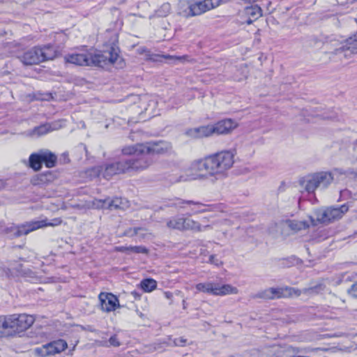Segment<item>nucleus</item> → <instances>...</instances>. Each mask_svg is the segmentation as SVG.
Listing matches in <instances>:
<instances>
[{
	"label": "nucleus",
	"instance_id": "nucleus-1",
	"mask_svg": "<svg viewBox=\"0 0 357 357\" xmlns=\"http://www.w3.org/2000/svg\"><path fill=\"white\" fill-rule=\"evenodd\" d=\"M64 59L67 63L81 66L105 68L110 64L116 68H122L125 66L124 61L119 54V50L113 47L104 52L92 49L82 50L68 54Z\"/></svg>",
	"mask_w": 357,
	"mask_h": 357
},
{
	"label": "nucleus",
	"instance_id": "nucleus-2",
	"mask_svg": "<svg viewBox=\"0 0 357 357\" xmlns=\"http://www.w3.org/2000/svg\"><path fill=\"white\" fill-rule=\"evenodd\" d=\"M211 162L213 182L222 178L234 163V153L231 151H222L208 155Z\"/></svg>",
	"mask_w": 357,
	"mask_h": 357
},
{
	"label": "nucleus",
	"instance_id": "nucleus-3",
	"mask_svg": "<svg viewBox=\"0 0 357 357\" xmlns=\"http://www.w3.org/2000/svg\"><path fill=\"white\" fill-rule=\"evenodd\" d=\"M56 56V51L52 45H47L43 47H34L26 51L19 57L24 65H35Z\"/></svg>",
	"mask_w": 357,
	"mask_h": 357
},
{
	"label": "nucleus",
	"instance_id": "nucleus-4",
	"mask_svg": "<svg viewBox=\"0 0 357 357\" xmlns=\"http://www.w3.org/2000/svg\"><path fill=\"white\" fill-rule=\"evenodd\" d=\"M172 149V145L167 142L137 144L123 148V154H162Z\"/></svg>",
	"mask_w": 357,
	"mask_h": 357
},
{
	"label": "nucleus",
	"instance_id": "nucleus-5",
	"mask_svg": "<svg viewBox=\"0 0 357 357\" xmlns=\"http://www.w3.org/2000/svg\"><path fill=\"white\" fill-rule=\"evenodd\" d=\"M221 0H204L202 1H183L180 2L179 13L184 17L201 15L218 7Z\"/></svg>",
	"mask_w": 357,
	"mask_h": 357
},
{
	"label": "nucleus",
	"instance_id": "nucleus-6",
	"mask_svg": "<svg viewBox=\"0 0 357 357\" xmlns=\"http://www.w3.org/2000/svg\"><path fill=\"white\" fill-rule=\"evenodd\" d=\"M197 292H202L215 296H225L231 294H237V287L229 284H220L213 281L200 282L196 284Z\"/></svg>",
	"mask_w": 357,
	"mask_h": 357
},
{
	"label": "nucleus",
	"instance_id": "nucleus-7",
	"mask_svg": "<svg viewBox=\"0 0 357 357\" xmlns=\"http://www.w3.org/2000/svg\"><path fill=\"white\" fill-rule=\"evenodd\" d=\"M349 208L347 204H343L336 208L318 209L314 212L316 220L312 218L311 222L313 225H316L317 222L328 224L339 220L349 211Z\"/></svg>",
	"mask_w": 357,
	"mask_h": 357
},
{
	"label": "nucleus",
	"instance_id": "nucleus-8",
	"mask_svg": "<svg viewBox=\"0 0 357 357\" xmlns=\"http://www.w3.org/2000/svg\"><path fill=\"white\" fill-rule=\"evenodd\" d=\"M208 156L195 160L191 162L189 170L191 178L193 180H208L213 181V174Z\"/></svg>",
	"mask_w": 357,
	"mask_h": 357
},
{
	"label": "nucleus",
	"instance_id": "nucleus-9",
	"mask_svg": "<svg viewBox=\"0 0 357 357\" xmlns=\"http://www.w3.org/2000/svg\"><path fill=\"white\" fill-rule=\"evenodd\" d=\"M34 322L32 315L22 314H13L0 321L3 328H12L16 331H24L29 328Z\"/></svg>",
	"mask_w": 357,
	"mask_h": 357
},
{
	"label": "nucleus",
	"instance_id": "nucleus-10",
	"mask_svg": "<svg viewBox=\"0 0 357 357\" xmlns=\"http://www.w3.org/2000/svg\"><path fill=\"white\" fill-rule=\"evenodd\" d=\"M62 220L60 218H55L52 220L45 218L40 220H35L25 224L21 225L20 227H13L15 230V235L22 236L26 235L29 233L35 231L38 229H41L46 227H56L61 224Z\"/></svg>",
	"mask_w": 357,
	"mask_h": 357
},
{
	"label": "nucleus",
	"instance_id": "nucleus-11",
	"mask_svg": "<svg viewBox=\"0 0 357 357\" xmlns=\"http://www.w3.org/2000/svg\"><path fill=\"white\" fill-rule=\"evenodd\" d=\"M89 208L93 209H109L110 211L116 209H125L128 206V201L121 198H106L105 199H95L89 202L86 204Z\"/></svg>",
	"mask_w": 357,
	"mask_h": 357
},
{
	"label": "nucleus",
	"instance_id": "nucleus-12",
	"mask_svg": "<svg viewBox=\"0 0 357 357\" xmlns=\"http://www.w3.org/2000/svg\"><path fill=\"white\" fill-rule=\"evenodd\" d=\"M301 294V291L290 287H271L260 293L259 296L266 299H275L281 298L298 297Z\"/></svg>",
	"mask_w": 357,
	"mask_h": 357
},
{
	"label": "nucleus",
	"instance_id": "nucleus-13",
	"mask_svg": "<svg viewBox=\"0 0 357 357\" xmlns=\"http://www.w3.org/2000/svg\"><path fill=\"white\" fill-rule=\"evenodd\" d=\"M68 347L67 342L63 340H58L51 342L41 347H36L33 352L40 357H45L50 355L59 354Z\"/></svg>",
	"mask_w": 357,
	"mask_h": 357
},
{
	"label": "nucleus",
	"instance_id": "nucleus-14",
	"mask_svg": "<svg viewBox=\"0 0 357 357\" xmlns=\"http://www.w3.org/2000/svg\"><path fill=\"white\" fill-rule=\"evenodd\" d=\"M319 188H327L333 181H339L344 175V172L339 169H335L332 172H319L314 173Z\"/></svg>",
	"mask_w": 357,
	"mask_h": 357
},
{
	"label": "nucleus",
	"instance_id": "nucleus-15",
	"mask_svg": "<svg viewBox=\"0 0 357 357\" xmlns=\"http://www.w3.org/2000/svg\"><path fill=\"white\" fill-rule=\"evenodd\" d=\"M128 155H135L137 158L134 160H126V167L127 172L129 171H142L147 169L153 162L150 154H127Z\"/></svg>",
	"mask_w": 357,
	"mask_h": 357
},
{
	"label": "nucleus",
	"instance_id": "nucleus-16",
	"mask_svg": "<svg viewBox=\"0 0 357 357\" xmlns=\"http://www.w3.org/2000/svg\"><path fill=\"white\" fill-rule=\"evenodd\" d=\"M98 300L102 311L111 312L120 307L119 298L112 293L101 292L98 295Z\"/></svg>",
	"mask_w": 357,
	"mask_h": 357
},
{
	"label": "nucleus",
	"instance_id": "nucleus-17",
	"mask_svg": "<svg viewBox=\"0 0 357 357\" xmlns=\"http://www.w3.org/2000/svg\"><path fill=\"white\" fill-rule=\"evenodd\" d=\"M125 164V160H121L106 165L104 172H102V167H95L93 170L98 176L102 174L104 178L109 179L114 174L126 172L127 168Z\"/></svg>",
	"mask_w": 357,
	"mask_h": 357
},
{
	"label": "nucleus",
	"instance_id": "nucleus-18",
	"mask_svg": "<svg viewBox=\"0 0 357 357\" xmlns=\"http://www.w3.org/2000/svg\"><path fill=\"white\" fill-rule=\"evenodd\" d=\"M185 134L188 137L194 139L208 137L215 135L213 124L190 128L185 131Z\"/></svg>",
	"mask_w": 357,
	"mask_h": 357
},
{
	"label": "nucleus",
	"instance_id": "nucleus-19",
	"mask_svg": "<svg viewBox=\"0 0 357 357\" xmlns=\"http://www.w3.org/2000/svg\"><path fill=\"white\" fill-rule=\"evenodd\" d=\"M261 15L262 10L259 6L253 5L251 6H247L241 13V17L243 18L242 23L250 24L261 17Z\"/></svg>",
	"mask_w": 357,
	"mask_h": 357
},
{
	"label": "nucleus",
	"instance_id": "nucleus-20",
	"mask_svg": "<svg viewBox=\"0 0 357 357\" xmlns=\"http://www.w3.org/2000/svg\"><path fill=\"white\" fill-rule=\"evenodd\" d=\"M215 135H226L238 126V123L231 119H226L213 123Z\"/></svg>",
	"mask_w": 357,
	"mask_h": 357
},
{
	"label": "nucleus",
	"instance_id": "nucleus-21",
	"mask_svg": "<svg viewBox=\"0 0 357 357\" xmlns=\"http://www.w3.org/2000/svg\"><path fill=\"white\" fill-rule=\"evenodd\" d=\"M174 205L177 208H185V205L192 206L191 211L192 213L190 215H195L199 213H204L206 211H211V207L208 206H206L203 204L199 202H194L192 201H183L178 199Z\"/></svg>",
	"mask_w": 357,
	"mask_h": 357
},
{
	"label": "nucleus",
	"instance_id": "nucleus-22",
	"mask_svg": "<svg viewBox=\"0 0 357 357\" xmlns=\"http://www.w3.org/2000/svg\"><path fill=\"white\" fill-rule=\"evenodd\" d=\"M217 221H212L211 224L202 225L200 222H197L192 219L186 218L185 224V230H192L193 231L200 232L211 229L213 225L218 224Z\"/></svg>",
	"mask_w": 357,
	"mask_h": 357
},
{
	"label": "nucleus",
	"instance_id": "nucleus-23",
	"mask_svg": "<svg viewBox=\"0 0 357 357\" xmlns=\"http://www.w3.org/2000/svg\"><path fill=\"white\" fill-rule=\"evenodd\" d=\"M344 51H350L351 53L357 54V33L342 43L339 47L335 50L334 53L339 54Z\"/></svg>",
	"mask_w": 357,
	"mask_h": 357
},
{
	"label": "nucleus",
	"instance_id": "nucleus-24",
	"mask_svg": "<svg viewBox=\"0 0 357 357\" xmlns=\"http://www.w3.org/2000/svg\"><path fill=\"white\" fill-rule=\"evenodd\" d=\"M301 186L307 192H314L319 188L316 178L314 174H309L300 180Z\"/></svg>",
	"mask_w": 357,
	"mask_h": 357
},
{
	"label": "nucleus",
	"instance_id": "nucleus-25",
	"mask_svg": "<svg viewBox=\"0 0 357 357\" xmlns=\"http://www.w3.org/2000/svg\"><path fill=\"white\" fill-rule=\"evenodd\" d=\"M186 218L183 217H174L167 222V226L168 228L172 229H177L180 231L185 230Z\"/></svg>",
	"mask_w": 357,
	"mask_h": 357
},
{
	"label": "nucleus",
	"instance_id": "nucleus-26",
	"mask_svg": "<svg viewBox=\"0 0 357 357\" xmlns=\"http://www.w3.org/2000/svg\"><path fill=\"white\" fill-rule=\"evenodd\" d=\"M96 345L99 347H120L122 343L119 338L118 335L114 334L112 335L108 340H97L96 341Z\"/></svg>",
	"mask_w": 357,
	"mask_h": 357
},
{
	"label": "nucleus",
	"instance_id": "nucleus-27",
	"mask_svg": "<svg viewBox=\"0 0 357 357\" xmlns=\"http://www.w3.org/2000/svg\"><path fill=\"white\" fill-rule=\"evenodd\" d=\"M40 158L47 167L51 168L55 165L56 157L49 151H40Z\"/></svg>",
	"mask_w": 357,
	"mask_h": 357
},
{
	"label": "nucleus",
	"instance_id": "nucleus-28",
	"mask_svg": "<svg viewBox=\"0 0 357 357\" xmlns=\"http://www.w3.org/2000/svg\"><path fill=\"white\" fill-rule=\"evenodd\" d=\"M139 285L144 291L151 292L157 288V282L152 278H146L142 280Z\"/></svg>",
	"mask_w": 357,
	"mask_h": 357
},
{
	"label": "nucleus",
	"instance_id": "nucleus-29",
	"mask_svg": "<svg viewBox=\"0 0 357 357\" xmlns=\"http://www.w3.org/2000/svg\"><path fill=\"white\" fill-rule=\"evenodd\" d=\"M42 159L40 158V153H33L29 157L30 167L35 171H38L41 168Z\"/></svg>",
	"mask_w": 357,
	"mask_h": 357
},
{
	"label": "nucleus",
	"instance_id": "nucleus-30",
	"mask_svg": "<svg viewBox=\"0 0 357 357\" xmlns=\"http://www.w3.org/2000/svg\"><path fill=\"white\" fill-rule=\"evenodd\" d=\"M54 129V128H52V126L50 124H43L35 128L33 130L31 135L33 136L39 137L50 132Z\"/></svg>",
	"mask_w": 357,
	"mask_h": 357
},
{
	"label": "nucleus",
	"instance_id": "nucleus-31",
	"mask_svg": "<svg viewBox=\"0 0 357 357\" xmlns=\"http://www.w3.org/2000/svg\"><path fill=\"white\" fill-rule=\"evenodd\" d=\"M133 98L135 101L136 102L138 100L139 105L133 107V109H135L136 107L140 109L139 114L142 113L143 111H146L148 109L147 108V102L149 100V98L147 96H143L139 97L138 96H133Z\"/></svg>",
	"mask_w": 357,
	"mask_h": 357
},
{
	"label": "nucleus",
	"instance_id": "nucleus-32",
	"mask_svg": "<svg viewBox=\"0 0 357 357\" xmlns=\"http://www.w3.org/2000/svg\"><path fill=\"white\" fill-rule=\"evenodd\" d=\"M287 224L294 231H299L309 226L306 222L298 220H289L287 222Z\"/></svg>",
	"mask_w": 357,
	"mask_h": 357
},
{
	"label": "nucleus",
	"instance_id": "nucleus-33",
	"mask_svg": "<svg viewBox=\"0 0 357 357\" xmlns=\"http://www.w3.org/2000/svg\"><path fill=\"white\" fill-rule=\"evenodd\" d=\"M119 250L135 253H147V249L143 246L121 247L119 248Z\"/></svg>",
	"mask_w": 357,
	"mask_h": 357
},
{
	"label": "nucleus",
	"instance_id": "nucleus-34",
	"mask_svg": "<svg viewBox=\"0 0 357 357\" xmlns=\"http://www.w3.org/2000/svg\"><path fill=\"white\" fill-rule=\"evenodd\" d=\"M171 10V6L168 3H163L160 8L156 11V14L159 17L167 16Z\"/></svg>",
	"mask_w": 357,
	"mask_h": 357
},
{
	"label": "nucleus",
	"instance_id": "nucleus-35",
	"mask_svg": "<svg viewBox=\"0 0 357 357\" xmlns=\"http://www.w3.org/2000/svg\"><path fill=\"white\" fill-rule=\"evenodd\" d=\"M144 231V229L142 228L130 229V230H128L127 231V234L129 236L139 235L144 238V234L143 233Z\"/></svg>",
	"mask_w": 357,
	"mask_h": 357
},
{
	"label": "nucleus",
	"instance_id": "nucleus-36",
	"mask_svg": "<svg viewBox=\"0 0 357 357\" xmlns=\"http://www.w3.org/2000/svg\"><path fill=\"white\" fill-rule=\"evenodd\" d=\"M187 343V340L183 337L175 338L173 340L172 345L176 347H184ZM172 345V344H170Z\"/></svg>",
	"mask_w": 357,
	"mask_h": 357
},
{
	"label": "nucleus",
	"instance_id": "nucleus-37",
	"mask_svg": "<svg viewBox=\"0 0 357 357\" xmlns=\"http://www.w3.org/2000/svg\"><path fill=\"white\" fill-rule=\"evenodd\" d=\"M324 289L322 285L316 286L314 287H311L309 289H305L303 292L305 294H312V293H317L319 291H322Z\"/></svg>",
	"mask_w": 357,
	"mask_h": 357
},
{
	"label": "nucleus",
	"instance_id": "nucleus-38",
	"mask_svg": "<svg viewBox=\"0 0 357 357\" xmlns=\"http://www.w3.org/2000/svg\"><path fill=\"white\" fill-rule=\"evenodd\" d=\"M13 227H20V225H11L10 227H7L5 229V231L12 238L18 237L19 236L15 235V230L13 229Z\"/></svg>",
	"mask_w": 357,
	"mask_h": 357
},
{
	"label": "nucleus",
	"instance_id": "nucleus-39",
	"mask_svg": "<svg viewBox=\"0 0 357 357\" xmlns=\"http://www.w3.org/2000/svg\"><path fill=\"white\" fill-rule=\"evenodd\" d=\"M209 262L216 266H220L222 264V262L215 255L210 256Z\"/></svg>",
	"mask_w": 357,
	"mask_h": 357
},
{
	"label": "nucleus",
	"instance_id": "nucleus-40",
	"mask_svg": "<svg viewBox=\"0 0 357 357\" xmlns=\"http://www.w3.org/2000/svg\"><path fill=\"white\" fill-rule=\"evenodd\" d=\"M163 57L166 59H170L173 63H176V61H181L185 59V56L164 55Z\"/></svg>",
	"mask_w": 357,
	"mask_h": 357
},
{
	"label": "nucleus",
	"instance_id": "nucleus-41",
	"mask_svg": "<svg viewBox=\"0 0 357 357\" xmlns=\"http://www.w3.org/2000/svg\"><path fill=\"white\" fill-rule=\"evenodd\" d=\"M348 293L353 297L357 298V282L348 290Z\"/></svg>",
	"mask_w": 357,
	"mask_h": 357
},
{
	"label": "nucleus",
	"instance_id": "nucleus-42",
	"mask_svg": "<svg viewBox=\"0 0 357 357\" xmlns=\"http://www.w3.org/2000/svg\"><path fill=\"white\" fill-rule=\"evenodd\" d=\"M165 296L167 298V299H172V297H173V295L171 292L169 291H166L165 292Z\"/></svg>",
	"mask_w": 357,
	"mask_h": 357
},
{
	"label": "nucleus",
	"instance_id": "nucleus-43",
	"mask_svg": "<svg viewBox=\"0 0 357 357\" xmlns=\"http://www.w3.org/2000/svg\"><path fill=\"white\" fill-rule=\"evenodd\" d=\"M208 220L206 218H202V222L203 224L206 223V222H208Z\"/></svg>",
	"mask_w": 357,
	"mask_h": 357
},
{
	"label": "nucleus",
	"instance_id": "nucleus-44",
	"mask_svg": "<svg viewBox=\"0 0 357 357\" xmlns=\"http://www.w3.org/2000/svg\"><path fill=\"white\" fill-rule=\"evenodd\" d=\"M227 222H228V221H227V220H224V221H223V222H221V224H222V223H224V224L225 223V224H226Z\"/></svg>",
	"mask_w": 357,
	"mask_h": 357
},
{
	"label": "nucleus",
	"instance_id": "nucleus-45",
	"mask_svg": "<svg viewBox=\"0 0 357 357\" xmlns=\"http://www.w3.org/2000/svg\"><path fill=\"white\" fill-rule=\"evenodd\" d=\"M183 308H185V301H183Z\"/></svg>",
	"mask_w": 357,
	"mask_h": 357
},
{
	"label": "nucleus",
	"instance_id": "nucleus-46",
	"mask_svg": "<svg viewBox=\"0 0 357 357\" xmlns=\"http://www.w3.org/2000/svg\"><path fill=\"white\" fill-rule=\"evenodd\" d=\"M3 182L0 181V186L2 185Z\"/></svg>",
	"mask_w": 357,
	"mask_h": 357
}]
</instances>
